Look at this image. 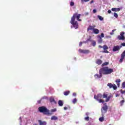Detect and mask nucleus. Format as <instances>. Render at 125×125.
Returning a JSON list of instances; mask_svg holds the SVG:
<instances>
[{
	"mask_svg": "<svg viewBox=\"0 0 125 125\" xmlns=\"http://www.w3.org/2000/svg\"><path fill=\"white\" fill-rule=\"evenodd\" d=\"M82 15L80 14H78V13H75L73 14V16L71 17V20L70 21V23L73 26L74 29H78L79 28V23L78 21H81L82 20L80 19ZM77 19L78 21H75V19Z\"/></svg>",
	"mask_w": 125,
	"mask_h": 125,
	"instance_id": "1",
	"label": "nucleus"
},
{
	"mask_svg": "<svg viewBox=\"0 0 125 125\" xmlns=\"http://www.w3.org/2000/svg\"><path fill=\"white\" fill-rule=\"evenodd\" d=\"M99 71L100 73H101L103 75H110L114 72V69L109 68L108 67H104L101 68Z\"/></svg>",
	"mask_w": 125,
	"mask_h": 125,
	"instance_id": "2",
	"label": "nucleus"
},
{
	"mask_svg": "<svg viewBox=\"0 0 125 125\" xmlns=\"http://www.w3.org/2000/svg\"><path fill=\"white\" fill-rule=\"evenodd\" d=\"M38 110L40 113H43L44 115H47V116H50L51 113L49 112V110L47 109L45 106H41L38 108Z\"/></svg>",
	"mask_w": 125,
	"mask_h": 125,
	"instance_id": "3",
	"label": "nucleus"
},
{
	"mask_svg": "<svg viewBox=\"0 0 125 125\" xmlns=\"http://www.w3.org/2000/svg\"><path fill=\"white\" fill-rule=\"evenodd\" d=\"M107 111H108V106L107 105H105L102 107L101 109V112L102 113V116H104V114H105V113H107Z\"/></svg>",
	"mask_w": 125,
	"mask_h": 125,
	"instance_id": "4",
	"label": "nucleus"
},
{
	"mask_svg": "<svg viewBox=\"0 0 125 125\" xmlns=\"http://www.w3.org/2000/svg\"><path fill=\"white\" fill-rule=\"evenodd\" d=\"M107 86H108L109 88H113L114 90H116L117 88V85L115 84H112V83H108L107 84Z\"/></svg>",
	"mask_w": 125,
	"mask_h": 125,
	"instance_id": "5",
	"label": "nucleus"
},
{
	"mask_svg": "<svg viewBox=\"0 0 125 125\" xmlns=\"http://www.w3.org/2000/svg\"><path fill=\"white\" fill-rule=\"evenodd\" d=\"M79 51L80 53H83L84 54H88L90 52L89 50H83L82 49H79Z\"/></svg>",
	"mask_w": 125,
	"mask_h": 125,
	"instance_id": "6",
	"label": "nucleus"
},
{
	"mask_svg": "<svg viewBox=\"0 0 125 125\" xmlns=\"http://www.w3.org/2000/svg\"><path fill=\"white\" fill-rule=\"evenodd\" d=\"M103 48L104 51H102L103 53H109V51L107 50L108 49V46L107 45H104L103 46Z\"/></svg>",
	"mask_w": 125,
	"mask_h": 125,
	"instance_id": "7",
	"label": "nucleus"
},
{
	"mask_svg": "<svg viewBox=\"0 0 125 125\" xmlns=\"http://www.w3.org/2000/svg\"><path fill=\"white\" fill-rule=\"evenodd\" d=\"M122 47V46H119V45L114 46L113 47V51L114 52L119 51V50H120V49H121Z\"/></svg>",
	"mask_w": 125,
	"mask_h": 125,
	"instance_id": "8",
	"label": "nucleus"
},
{
	"mask_svg": "<svg viewBox=\"0 0 125 125\" xmlns=\"http://www.w3.org/2000/svg\"><path fill=\"white\" fill-rule=\"evenodd\" d=\"M125 50L121 54V59L119 61L120 63H122L123 61H124V59H125Z\"/></svg>",
	"mask_w": 125,
	"mask_h": 125,
	"instance_id": "9",
	"label": "nucleus"
},
{
	"mask_svg": "<svg viewBox=\"0 0 125 125\" xmlns=\"http://www.w3.org/2000/svg\"><path fill=\"white\" fill-rule=\"evenodd\" d=\"M103 97V95L101 94H98L97 95H95L94 98H95L96 100H98L99 99H101Z\"/></svg>",
	"mask_w": 125,
	"mask_h": 125,
	"instance_id": "10",
	"label": "nucleus"
},
{
	"mask_svg": "<svg viewBox=\"0 0 125 125\" xmlns=\"http://www.w3.org/2000/svg\"><path fill=\"white\" fill-rule=\"evenodd\" d=\"M99 74H96L94 76L95 79H100L101 78H102V74L101 73V72H100V70L99 71Z\"/></svg>",
	"mask_w": 125,
	"mask_h": 125,
	"instance_id": "11",
	"label": "nucleus"
},
{
	"mask_svg": "<svg viewBox=\"0 0 125 125\" xmlns=\"http://www.w3.org/2000/svg\"><path fill=\"white\" fill-rule=\"evenodd\" d=\"M95 27H96L95 25H93V26L89 25V27L87 29V32H88L89 31H91L92 30V31H93V30H94V28H95Z\"/></svg>",
	"mask_w": 125,
	"mask_h": 125,
	"instance_id": "12",
	"label": "nucleus"
},
{
	"mask_svg": "<svg viewBox=\"0 0 125 125\" xmlns=\"http://www.w3.org/2000/svg\"><path fill=\"white\" fill-rule=\"evenodd\" d=\"M115 82L116 83L118 87H120V85H121L120 84V83H121V79H117L116 80Z\"/></svg>",
	"mask_w": 125,
	"mask_h": 125,
	"instance_id": "13",
	"label": "nucleus"
},
{
	"mask_svg": "<svg viewBox=\"0 0 125 125\" xmlns=\"http://www.w3.org/2000/svg\"><path fill=\"white\" fill-rule=\"evenodd\" d=\"M112 11H114L115 12H119L121 10V9L120 8H112L111 9Z\"/></svg>",
	"mask_w": 125,
	"mask_h": 125,
	"instance_id": "14",
	"label": "nucleus"
},
{
	"mask_svg": "<svg viewBox=\"0 0 125 125\" xmlns=\"http://www.w3.org/2000/svg\"><path fill=\"white\" fill-rule=\"evenodd\" d=\"M93 33L96 35H97L98 34H99V30H98L97 28H94Z\"/></svg>",
	"mask_w": 125,
	"mask_h": 125,
	"instance_id": "15",
	"label": "nucleus"
},
{
	"mask_svg": "<svg viewBox=\"0 0 125 125\" xmlns=\"http://www.w3.org/2000/svg\"><path fill=\"white\" fill-rule=\"evenodd\" d=\"M96 64L98 65H101L102 64V61L100 59H97L96 61Z\"/></svg>",
	"mask_w": 125,
	"mask_h": 125,
	"instance_id": "16",
	"label": "nucleus"
},
{
	"mask_svg": "<svg viewBox=\"0 0 125 125\" xmlns=\"http://www.w3.org/2000/svg\"><path fill=\"white\" fill-rule=\"evenodd\" d=\"M38 122L40 125H46V122L45 121L42 122V120H39Z\"/></svg>",
	"mask_w": 125,
	"mask_h": 125,
	"instance_id": "17",
	"label": "nucleus"
},
{
	"mask_svg": "<svg viewBox=\"0 0 125 125\" xmlns=\"http://www.w3.org/2000/svg\"><path fill=\"white\" fill-rule=\"evenodd\" d=\"M117 38L118 39V40H119V41H125V36H118Z\"/></svg>",
	"mask_w": 125,
	"mask_h": 125,
	"instance_id": "18",
	"label": "nucleus"
},
{
	"mask_svg": "<svg viewBox=\"0 0 125 125\" xmlns=\"http://www.w3.org/2000/svg\"><path fill=\"white\" fill-rule=\"evenodd\" d=\"M51 120L52 121H56V120H58V117H56L55 116H53L51 118Z\"/></svg>",
	"mask_w": 125,
	"mask_h": 125,
	"instance_id": "19",
	"label": "nucleus"
},
{
	"mask_svg": "<svg viewBox=\"0 0 125 125\" xmlns=\"http://www.w3.org/2000/svg\"><path fill=\"white\" fill-rule=\"evenodd\" d=\"M111 98H112V95H109L108 97H107L105 102H109L110 101V99H111Z\"/></svg>",
	"mask_w": 125,
	"mask_h": 125,
	"instance_id": "20",
	"label": "nucleus"
},
{
	"mask_svg": "<svg viewBox=\"0 0 125 125\" xmlns=\"http://www.w3.org/2000/svg\"><path fill=\"white\" fill-rule=\"evenodd\" d=\"M58 104L61 107H62V106H63V101L62 100H59L58 102Z\"/></svg>",
	"mask_w": 125,
	"mask_h": 125,
	"instance_id": "21",
	"label": "nucleus"
},
{
	"mask_svg": "<svg viewBox=\"0 0 125 125\" xmlns=\"http://www.w3.org/2000/svg\"><path fill=\"white\" fill-rule=\"evenodd\" d=\"M91 44L92 45V46H95L96 45V42H95V41H94L93 40L92 42H91Z\"/></svg>",
	"mask_w": 125,
	"mask_h": 125,
	"instance_id": "22",
	"label": "nucleus"
},
{
	"mask_svg": "<svg viewBox=\"0 0 125 125\" xmlns=\"http://www.w3.org/2000/svg\"><path fill=\"white\" fill-rule=\"evenodd\" d=\"M64 95L65 96H67V95H69L70 94V91H66L63 93Z\"/></svg>",
	"mask_w": 125,
	"mask_h": 125,
	"instance_id": "23",
	"label": "nucleus"
},
{
	"mask_svg": "<svg viewBox=\"0 0 125 125\" xmlns=\"http://www.w3.org/2000/svg\"><path fill=\"white\" fill-rule=\"evenodd\" d=\"M107 97H108V94L104 93L102 98H107Z\"/></svg>",
	"mask_w": 125,
	"mask_h": 125,
	"instance_id": "24",
	"label": "nucleus"
},
{
	"mask_svg": "<svg viewBox=\"0 0 125 125\" xmlns=\"http://www.w3.org/2000/svg\"><path fill=\"white\" fill-rule=\"evenodd\" d=\"M50 102H51V103L54 102L55 104H56V102L55 101V100H54V98L50 99Z\"/></svg>",
	"mask_w": 125,
	"mask_h": 125,
	"instance_id": "25",
	"label": "nucleus"
},
{
	"mask_svg": "<svg viewBox=\"0 0 125 125\" xmlns=\"http://www.w3.org/2000/svg\"><path fill=\"white\" fill-rule=\"evenodd\" d=\"M98 101H99V103H105V101L102 99H99V100H97Z\"/></svg>",
	"mask_w": 125,
	"mask_h": 125,
	"instance_id": "26",
	"label": "nucleus"
},
{
	"mask_svg": "<svg viewBox=\"0 0 125 125\" xmlns=\"http://www.w3.org/2000/svg\"><path fill=\"white\" fill-rule=\"evenodd\" d=\"M98 18H99V20H100V21H103V20H104V18L102 17L101 16H98Z\"/></svg>",
	"mask_w": 125,
	"mask_h": 125,
	"instance_id": "27",
	"label": "nucleus"
},
{
	"mask_svg": "<svg viewBox=\"0 0 125 125\" xmlns=\"http://www.w3.org/2000/svg\"><path fill=\"white\" fill-rule=\"evenodd\" d=\"M109 64V62H105L104 63L102 66V67H103V66H107V65H108Z\"/></svg>",
	"mask_w": 125,
	"mask_h": 125,
	"instance_id": "28",
	"label": "nucleus"
},
{
	"mask_svg": "<svg viewBox=\"0 0 125 125\" xmlns=\"http://www.w3.org/2000/svg\"><path fill=\"white\" fill-rule=\"evenodd\" d=\"M100 122H104V117H102L99 119Z\"/></svg>",
	"mask_w": 125,
	"mask_h": 125,
	"instance_id": "29",
	"label": "nucleus"
},
{
	"mask_svg": "<svg viewBox=\"0 0 125 125\" xmlns=\"http://www.w3.org/2000/svg\"><path fill=\"white\" fill-rule=\"evenodd\" d=\"M113 15L114 17H115V18H118V17H119V15H118V14H117V13H114Z\"/></svg>",
	"mask_w": 125,
	"mask_h": 125,
	"instance_id": "30",
	"label": "nucleus"
},
{
	"mask_svg": "<svg viewBox=\"0 0 125 125\" xmlns=\"http://www.w3.org/2000/svg\"><path fill=\"white\" fill-rule=\"evenodd\" d=\"M72 103H73V104H76V103H77V99H74L72 101Z\"/></svg>",
	"mask_w": 125,
	"mask_h": 125,
	"instance_id": "31",
	"label": "nucleus"
},
{
	"mask_svg": "<svg viewBox=\"0 0 125 125\" xmlns=\"http://www.w3.org/2000/svg\"><path fill=\"white\" fill-rule=\"evenodd\" d=\"M122 88H125V82H123L122 84Z\"/></svg>",
	"mask_w": 125,
	"mask_h": 125,
	"instance_id": "32",
	"label": "nucleus"
},
{
	"mask_svg": "<svg viewBox=\"0 0 125 125\" xmlns=\"http://www.w3.org/2000/svg\"><path fill=\"white\" fill-rule=\"evenodd\" d=\"M84 120L85 121H87V122H88V121H89V117L87 116L86 117H85Z\"/></svg>",
	"mask_w": 125,
	"mask_h": 125,
	"instance_id": "33",
	"label": "nucleus"
},
{
	"mask_svg": "<svg viewBox=\"0 0 125 125\" xmlns=\"http://www.w3.org/2000/svg\"><path fill=\"white\" fill-rule=\"evenodd\" d=\"M57 109L56 108H54L51 110V113H54V112H56Z\"/></svg>",
	"mask_w": 125,
	"mask_h": 125,
	"instance_id": "34",
	"label": "nucleus"
},
{
	"mask_svg": "<svg viewBox=\"0 0 125 125\" xmlns=\"http://www.w3.org/2000/svg\"><path fill=\"white\" fill-rule=\"evenodd\" d=\"M120 92H121V93H122V94H125V90H123V89H121L120 90Z\"/></svg>",
	"mask_w": 125,
	"mask_h": 125,
	"instance_id": "35",
	"label": "nucleus"
},
{
	"mask_svg": "<svg viewBox=\"0 0 125 125\" xmlns=\"http://www.w3.org/2000/svg\"><path fill=\"white\" fill-rule=\"evenodd\" d=\"M75 5V3L73 1L70 2V6H74Z\"/></svg>",
	"mask_w": 125,
	"mask_h": 125,
	"instance_id": "36",
	"label": "nucleus"
},
{
	"mask_svg": "<svg viewBox=\"0 0 125 125\" xmlns=\"http://www.w3.org/2000/svg\"><path fill=\"white\" fill-rule=\"evenodd\" d=\"M124 35H125V32H121L120 33V36L125 37V36H124Z\"/></svg>",
	"mask_w": 125,
	"mask_h": 125,
	"instance_id": "37",
	"label": "nucleus"
},
{
	"mask_svg": "<svg viewBox=\"0 0 125 125\" xmlns=\"http://www.w3.org/2000/svg\"><path fill=\"white\" fill-rule=\"evenodd\" d=\"M92 41L93 40H91V38H89V39H88L87 40V41H86V42H92Z\"/></svg>",
	"mask_w": 125,
	"mask_h": 125,
	"instance_id": "38",
	"label": "nucleus"
},
{
	"mask_svg": "<svg viewBox=\"0 0 125 125\" xmlns=\"http://www.w3.org/2000/svg\"><path fill=\"white\" fill-rule=\"evenodd\" d=\"M90 0H81L82 2H83V1H85V2H86L87 1H89Z\"/></svg>",
	"mask_w": 125,
	"mask_h": 125,
	"instance_id": "39",
	"label": "nucleus"
},
{
	"mask_svg": "<svg viewBox=\"0 0 125 125\" xmlns=\"http://www.w3.org/2000/svg\"><path fill=\"white\" fill-rule=\"evenodd\" d=\"M102 42H103V41H102V39L101 38V39L99 40L98 42H99V43H102Z\"/></svg>",
	"mask_w": 125,
	"mask_h": 125,
	"instance_id": "40",
	"label": "nucleus"
},
{
	"mask_svg": "<svg viewBox=\"0 0 125 125\" xmlns=\"http://www.w3.org/2000/svg\"><path fill=\"white\" fill-rule=\"evenodd\" d=\"M121 104H124V103H125V100H122L121 101Z\"/></svg>",
	"mask_w": 125,
	"mask_h": 125,
	"instance_id": "41",
	"label": "nucleus"
},
{
	"mask_svg": "<svg viewBox=\"0 0 125 125\" xmlns=\"http://www.w3.org/2000/svg\"><path fill=\"white\" fill-rule=\"evenodd\" d=\"M83 45V42H80L79 43V46H82Z\"/></svg>",
	"mask_w": 125,
	"mask_h": 125,
	"instance_id": "42",
	"label": "nucleus"
},
{
	"mask_svg": "<svg viewBox=\"0 0 125 125\" xmlns=\"http://www.w3.org/2000/svg\"><path fill=\"white\" fill-rule=\"evenodd\" d=\"M101 36L102 37V38H104V33H101Z\"/></svg>",
	"mask_w": 125,
	"mask_h": 125,
	"instance_id": "43",
	"label": "nucleus"
},
{
	"mask_svg": "<svg viewBox=\"0 0 125 125\" xmlns=\"http://www.w3.org/2000/svg\"><path fill=\"white\" fill-rule=\"evenodd\" d=\"M108 13H109L110 14V13H112V11L110 10H109L107 11Z\"/></svg>",
	"mask_w": 125,
	"mask_h": 125,
	"instance_id": "44",
	"label": "nucleus"
},
{
	"mask_svg": "<svg viewBox=\"0 0 125 125\" xmlns=\"http://www.w3.org/2000/svg\"><path fill=\"white\" fill-rule=\"evenodd\" d=\"M121 45H122V46H125V42L121 43Z\"/></svg>",
	"mask_w": 125,
	"mask_h": 125,
	"instance_id": "45",
	"label": "nucleus"
},
{
	"mask_svg": "<svg viewBox=\"0 0 125 125\" xmlns=\"http://www.w3.org/2000/svg\"><path fill=\"white\" fill-rule=\"evenodd\" d=\"M42 102V99L40 101H38V104H41V102Z\"/></svg>",
	"mask_w": 125,
	"mask_h": 125,
	"instance_id": "46",
	"label": "nucleus"
},
{
	"mask_svg": "<svg viewBox=\"0 0 125 125\" xmlns=\"http://www.w3.org/2000/svg\"><path fill=\"white\" fill-rule=\"evenodd\" d=\"M93 13H96V10L95 9L93 10Z\"/></svg>",
	"mask_w": 125,
	"mask_h": 125,
	"instance_id": "47",
	"label": "nucleus"
},
{
	"mask_svg": "<svg viewBox=\"0 0 125 125\" xmlns=\"http://www.w3.org/2000/svg\"><path fill=\"white\" fill-rule=\"evenodd\" d=\"M64 110H68V107L67 106H65L64 107Z\"/></svg>",
	"mask_w": 125,
	"mask_h": 125,
	"instance_id": "48",
	"label": "nucleus"
},
{
	"mask_svg": "<svg viewBox=\"0 0 125 125\" xmlns=\"http://www.w3.org/2000/svg\"><path fill=\"white\" fill-rule=\"evenodd\" d=\"M115 96L116 97H119V96H120V94H116Z\"/></svg>",
	"mask_w": 125,
	"mask_h": 125,
	"instance_id": "49",
	"label": "nucleus"
},
{
	"mask_svg": "<svg viewBox=\"0 0 125 125\" xmlns=\"http://www.w3.org/2000/svg\"><path fill=\"white\" fill-rule=\"evenodd\" d=\"M99 47L100 48H103V46H101V45H99Z\"/></svg>",
	"mask_w": 125,
	"mask_h": 125,
	"instance_id": "50",
	"label": "nucleus"
},
{
	"mask_svg": "<svg viewBox=\"0 0 125 125\" xmlns=\"http://www.w3.org/2000/svg\"><path fill=\"white\" fill-rule=\"evenodd\" d=\"M76 95H77V94L76 93H73V96H76Z\"/></svg>",
	"mask_w": 125,
	"mask_h": 125,
	"instance_id": "51",
	"label": "nucleus"
},
{
	"mask_svg": "<svg viewBox=\"0 0 125 125\" xmlns=\"http://www.w3.org/2000/svg\"><path fill=\"white\" fill-rule=\"evenodd\" d=\"M93 2H94V1L93 0H92L90 1V3H93Z\"/></svg>",
	"mask_w": 125,
	"mask_h": 125,
	"instance_id": "52",
	"label": "nucleus"
},
{
	"mask_svg": "<svg viewBox=\"0 0 125 125\" xmlns=\"http://www.w3.org/2000/svg\"><path fill=\"white\" fill-rule=\"evenodd\" d=\"M110 35H111V36L114 35V32H110Z\"/></svg>",
	"mask_w": 125,
	"mask_h": 125,
	"instance_id": "53",
	"label": "nucleus"
},
{
	"mask_svg": "<svg viewBox=\"0 0 125 125\" xmlns=\"http://www.w3.org/2000/svg\"><path fill=\"white\" fill-rule=\"evenodd\" d=\"M89 114V113H88V112H86L85 113L86 116H88Z\"/></svg>",
	"mask_w": 125,
	"mask_h": 125,
	"instance_id": "54",
	"label": "nucleus"
},
{
	"mask_svg": "<svg viewBox=\"0 0 125 125\" xmlns=\"http://www.w3.org/2000/svg\"><path fill=\"white\" fill-rule=\"evenodd\" d=\"M46 99V97H43L42 98V99Z\"/></svg>",
	"mask_w": 125,
	"mask_h": 125,
	"instance_id": "55",
	"label": "nucleus"
},
{
	"mask_svg": "<svg viewBox=\"0 0 125 125\" xmlns=\"http://www.w3.org/2000/svg\"><path fill=\"white\" fill-rule=\"evenodd\" d=\"M115 31H116V29L112 30V33H114V32H115Z\"/></svg>",
	"mask_w": 125,
	"mask_h": 125,
	"instance_id": "56",
	"label": "nucleus"
},
{
	"mask_svg": "<svg viewBox=\"0 0 125 125\" xmlns=\"http://www.w3.org/2000/svg\"><path fill=\"white\" fill-rule=\"evenodd\" d=\"M106 38H107V39H108V38H111V36H107Z\"/></svg>",
	"mask_w": 125,
	"mask_h": 125,
	"instance_id": "57",
	"label": "nucleus"
},
{
	"mask_svg": "<svg viewBox=\"0 0 125 125\" xmlns=\"http://www.w3.org/2000/svg\"><path fill=\"white\" fill-rule=\"evenodd\" d=\"M20 119H21V117H20Z\"/></svg>",
	"mask_w": 125,
	"mask_h": 125,
	"instance_id": "58",
	"label": "nucleus"
}]
</instances>
